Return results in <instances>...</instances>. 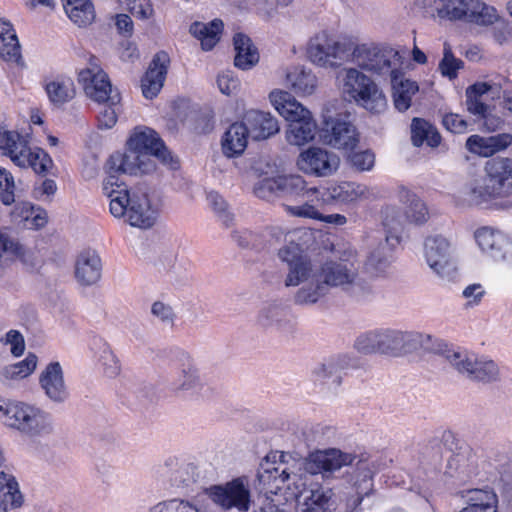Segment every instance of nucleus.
I'll list each match as a JSON object with an SVG mask.
<instances>
[{"instance_id": "1", "label": "nucleus", "mask_w": 512, "mask_h": 512, "mask_svg": "<svg viewBox=\"0 0 512 512\" xmlns=\"http://www.w3.org/2000/svg\"><path fill=\"white\" fill-rule=\"evenodd\" d=\"M354 463L355 467L347 476V482L355 493V496L349 500V505L353 507L354 512H357L364 498L369 497L375 492L374 475L376 473V466L374 461L368 456H356L336 448L316 451L306 458L304 469L313 475L322 474L324 477H329L343 466Z\"/></svg>"}, {"instance_id": "2", "label": "nucleus", "mask_w": 512, "mask_h": 512, "mask_svg": "<svg viewBox=\"0 0 512 512\" xmlns=\"http://www.w3.org/2000/svg\"><path fill=\"white\" fill-rule=\"evenodd\" d=\"M156 157L171 170L179 167L178 159L171 154L158 134L149 128L135 132L128 141V151L113 153L106 162L107 174H147L155 169L151 157Z\"/></svg>"}, {"instance_id": "3", "label": "nucleus", "mask_w": 512, "mask_h": 512, "mask_svg": "<svg viewBox=\"0 0 512 512\" xmlns=\"http://www.w3.org/2000/svg\"><path fill=\"white\" fill-rule=\"evenodd\" d=\"M121 174H107L103 182V192L110 199V212L116 218L125 217L133 227L150 228L157 218V208L149 194L142 189L128 190L119 183Z\"/></svg>"}, {"instance_id": "4", "label": "nucleus", "mask_w": 512, "mask_h": 512, "mask_svg": "<svg viewBox=\"0 0 512 512\" xmlns=\"http://www.w3.org/2000/svg\"><path fill=\"white\" fill-rule=\"evenodd\" d=\"M424 17L448 21H465L477 25L493 24L497 18L494 7L480 0H416Z\"/></svg>"}, {"instance_id": "5", "label": "nucleus", "mask_w": 512, "mask_h": 512, "mask_svg": "<svg viewBox=\"0 0 512 512\" xmlns=\"http://www.w3.org/2000/svg\"><path fill=\"white\" fill-rule=\"evenodd\" d=\"M0 418L5 425L32 437L49 435L54 431L50 414L22 402L0 403Z\"/></svg>"}, {"instance_id": "6", "label": "nucleus", "mask_w": 512, "mask_h": 512, "mask_svg": "<svg viewBox=\"0 0 512 512\" xmlns=\"http://www.w3.org/2000/svg\"><path fill=\"white\" fill-rule=\"evenodd\" d=\"M342 92L349 100L372 113L382 112L387 105L383 92L375 82L356 68L344 69L342 73Z\"/></svg>"}, {"instance_id": "7", "label": "nucleus", "mask_w": 512, "mask_h": 512, "mask_svg": "<svg viewBox=\"0 0 512 512\" xmlns=\"http://www.w3.org/2000/svg\"><path fill=\"white\" fill-rule=\"evenodd\" d=\"M352 47L351 60L363 70L389 77L399 70L398 52L391 47L374 43L357 44L353 39Z\"/></svg>"}, {"instance_id": "8", "label": "nucleus", "mask_w": 512, "mask_h": 512, "mask_svg": "<svg viewBox=\"0 0 512 512\" xmlns=\"http://www.w3.org/2000/svg\"><path fill=\"white\" fill-rule=\"evenodd\" d=\"M0 148L15 165L22 168L31 167L37 174H46L53 164L48 153L40 148L31 150L27 141L16 132H5L0 138Z\"/></svg>"}, {"instance_id": "9", "label": "nucleus", "mask_w": 512, "mask_h": 512, "mask_svg": "<svg viewBox=\"0 0 512 512\" xmlns=\"http://www.w3.org/2000/svg\"><path fill=\"white\" fill-rule=\"evenodd\" d=\"M316 271L328 291L340 288L351 296H357L362 290L358 269L349 260H326Z\"/></svg>"}, {"instance_id": "10", "label": "nucleus", "mask_w": 512, "mask_h": 512, "mask_svg": "<svg viewBox=\"0 0 512 512\" xmlns=\"http://www.w3.org/2000/svg\"><path fill=\"white\" fill-rule=\"evenodd\" d=\"M78 81L91 100L111 104L120 102V94L113 91L108 75L100 67L99 60L95 56H91L88 67L79 72Z\"/></svg>"}, {"instance_id": "11", "label": "nucleus", "mask_w": 512, "mask_h": 512, "mask_svg": "<svg viewBox=\"0 0 512 512\" xmlns=\"http://www.w3.org/2000/svg\"><path fill=\"white\" fill-rule=\"evenodd\" d=\"M445 358L455 370L471 380L491 383L499 379V367L491 359L478 358L465 351H447Z\"/></svg>"}, {"instance_id": "12", "label": "nucleus", "mask_w": 512, "mask_h": 512, "mask_svg": "<svg viewBox=\"0 0 512 512\" xmlns=\"http://www.w3.org/2000/svg\"><path fill=\"white\" fill-rule=\"evenodd\" d=\"M352 38L334 40L326 32L317 34L310 40L308 47L309 59L320 67H335L338 60L350 57Z\"/></svg>"}, {"instance_id": "13", "label": "nucleus", "mask_w": 512, "mask_h": 512, "mask_svg": "<svg viewBox=\"0 0 512 512\" xmlns=\"http://www.w3.org/2000/svg\"><path fill=\"white\" fill-rule=\"evenodd\" d=\"M208 495L224 510L236 509L238 512H248L252 504L249 485L242 477L233 479L225 485L210 487Z\"/></svg>"}, {"instance_id": "14", "label": "nucleus", "mask_w": 512, "mask_h": 512, "mask_svg": "<svg viewBox=\"0 0 512 512\" xmlns=\"http://www.w3.org/2000/svg\"><path fill=\"white\" fill-rule=\"evenodd\" d=\"M424 255L429 267L441 278L450 280L454 277L456 266L452 259V246L447 238L441 235L427 237Z\"/></svg>"}, {"instance_id": "15", "label": "nucleus", "mask_w": 512, "mask_h": 512, "mask_svg": "<svg viewBox=\"0 0 512 512\" xmlns=\"http://www.w3.org/2000/svg\"><path fill=\"white\" fill-rule=\"evenodd\" d=\"M498 180L491 172L475 175L459 190L458 199L462 205L478 206L492 199L502 197Z\"/></svg>"}, {"instance_id": "16", "label": "nucleus", "mask_w": 512, "mask_h": 512, "mask_svg": "<svg viewBox=\"0 0 512 512\" xmlns=\"http://www.w3.org/2000/svg\"><path fill=\"white\" fill-rule=\"evenodd\" d=\"M340 159L334 153L321 147H309L302 151L296 161L300 171L315 177H327L339 168Z\"/></svg>"}, {"instance_id": "17", "label": "nucleus", "mask_w": 512, "mask_h": 512, "mask_svg": "<svg viewBox=\"0 0 512 512\" xmlns=\"http://www.w3.org/2000/svg\"><path fill=\"white\" fill-rule=\"evenodd\" d=\"M348 115L338 114L325 117L323 122L324 141L336 149H354L359 142L356 127L348 120Z\"/></svg>"}, {"instance_id": "18", "label": "nucleus", "mask_w": 512, "mask_h": 512, "mask_svg": "<svg viewBox=\"0 0 512 512\" xmlns=\"http://www.w3.org/2000/svg\"><path fill=\"white\" fill-rule=\"evenodd\" d=\"M378 333L379 353L391 356L415 349L421 338L418 333L396 329H380Z\"/></svg>"}, {"instance_id": "19", "label": "nucleus", "mask_w": 512, "mask_h": 512, "mask_svg": "<svg viewBox=\"0 0 512 512\" xmlns=\"http://www.w3.org/2000/svg\"><path fill=\"white\" fill-rule=\"evenodd\" d=\"M169 63L170 59L166 52L160 51L154 55L141 79V90L146 99H153L160 93L166 79Z\"/></svg>"}, {"instance_id": "20", "label": "nucleus", "mask_w": 512, "mask_h": 512, "mask_svg": "<svg viewBox=\"0 0 512 512\" xmlns=\"http://www.w3.org/2000/svg\"><path fill=\"white\" fill-rule=\"evenodd\" d=\"M39 384L53 403L62 404L70 396L59 362H50L45 367L39 376Z\"/></svg>"}, {"instance_id": "21", "label": "nucleus", "mask_w": 512, "mask_h": 512, "mask_svg": "<svg viewBox=\"0 0 512 512\" xmlns=\"http://www.w3.org/2000/svg\"><path fill=\"white\" fill-rule=\"evenodd\" d=\"M480 249L495 260H505L512 254V241L500 231L483 227L475 232Z\"/></svg>"}, {"instance_id": "22", "label": "nucleus", "mask_w": 512, "mask_h": 512, "mask_svg": "<svg viewBox=\"0 0 512 512\" xmlns=\"http://www.w3.org/2000/svg\"><path fill=\"white\" fill-rule=\"evenodd\" d=\"M254 140H264L279 131L278 121L269 112L248 110L242 119Z\"/></svg>"}, {"instance_id": "23", "label": "nucleus", "mask_w": 512, "mask_h": 512, "mask_svg": "<svg viewBox=\"0 0 512 512\" xmlns=\"http://www.w3.org/2000/svg\"><path fill=\"white\" fill-rule=\"evenodd\" d=\"M269 99L278 113L283 116L289 124L302 119L313 118L311 112L286 91H272Z\"/></svg>"}, {"instance_id": "24", "label": "nucleus", "mask_w": 512, "mask_h": 512, "mask_svg": "<svg viewBox=\"0 0 512 512\" xmlns=\"http://www.w3.org/2000/svg\"><path fill=\"white\" fill-rule=\"evenodd\" d=\"M366 187L355 182H341L319 192V202L323 204H350L365 195Z\"/></svg>"}, {"instance_id": "25", "label": "nucleus", "mask_w": 512, "mask_h": 512, "mask_svg": "<svg viewBox=\"0 0 512 512\" xmlns=\"http://www.w3.org/2000/svg\"><path fill=\"white\" fill-rule=\"evenodd\" d=\"M258 321L263 327L274 328L281 332H289L293 328V316L282 302L266 304L260 311Z\"/></svg>"}, {"instance_id": "26", "label": "nucleus", "mask_w": 512, "mask_h": 512, "mask_svg": "<svg viewBox=\"0 0 512 512\" xmlns=\"http://www.w3.org/2000/svg\"><path fill=\"white\" fill-rule=\"evenodd\" d=\"M102 275L100 256L92 250L81 252L75 263V277L84 286L96 284Z\"/></svg>"}, {"instance_id": "27", "label": "nucleus", "mask_w": 512, "mask_h": 512, "mask_svg": "<svg viewBox=\"0 0 512 512\" xmlns=\"http://www.w3.org/2000/svg\"><path fill=\"white\" fill-rule=\"evenodd\" d=\"M512 143V136L508 133L497 134L489 137L471 135L466 141L469 152L482 157H490L497 152L505 150Z\"/></svg>"}, {"instance_id": "28", "label": "nucleus", "mask_w": 512, "mask_h": 512, "mask_svg": "<svg viewBox=\"0 0 512 512\" xmlns=\"http://www.w3.org/2000/svg\"><path fill=\"white\" fill-rule=\"evenodd\" d=\"M165 466L166 476L172 486L188 489L199 480L198 467L193 463L170 459L166 461Z\"/></svg>"}, {"instance_id": "29", "label": "nucleus", "mask_w": 512, "mask_h": 512, "mask_svg": "<svg viewBox=\"0 0 512 512\" xmlns=\"http://www.w3.org/2000/svg\"><path fill=\"white\" fill-rule=\"evenodd\" d=\"M198 371L192 365H183L178 375L171 381L170 389L181 397H191L202 389Z\"/></svg>"}, {"instance_id": "30", "label": "nucleus", "mask_w": 512, "mask_h": 512, "mask_svg": "<svg viewBox=\"0 0 512 512\" xmlns=\"http://www.w3.org/2000/svg\"><path fill=\"white\" fill-rule=\"evenodd\" d=\"M397 198L405 206L406 219L414 224H423L428 220V209L425 203L411 190L400 186Z\"/></svg>"}, {"instance_id": "31", "label": "nucleus", "mask_w": 512, "mask_h": 512, "mask_svg": "<svg viewBox=\"0 0 512 512\" xmlns=\"http://www.w3.org/2000/svg\"><path fill=\"white\" fill-rule=\"evenodd\" d=\"M390 82L395 108L400 112L406 111L411 106L412 96L418 91L417 83L405 79L400 69L390 76Z\"/></svg>"}, {"instance_id": "32", "label": "nucleus", "mask_w": 512, "mask_h": 512, "mask_svg": "<svg viewBox=\"0 0 512 512\" xmlns=\"http://www.w3.org/2000/svg\"><path fill=\"white\" fill-rule=\"evenodd\" d=\"M154 266L171 283L182 285L189 280L187 268L177 263L176 254L173 251L162 252L156 259Z\"/></svg>"}, {"instance_id": "33", "label": "nucleus", "mask_w": 512, "mask_h": 512, "mask_svg": "<svg viewBox=\"0 0 512 512\" xmlns=\"http://www.w3.org/2000/svg\"><path fill=\"white\" fill-rule=\"evenodd\" d=\"M248 136L250 133L243 121L230 125L222 139L223 153L228 157L241 155L247 146Z\"/></svg>"}, {"instance_id": "34", "label": "nucleus", "mask_w": 512, "mask_h": 512, "mask_svg": "<svg viewBox=\"0 0 512 512\" xmlns=\"http://www.w3.org/2000/svg\"><path fill=\"white\" fill-rule=\"evenodd\" d=\"M334 492L330 488L318 487L309 491L300 503L299 512H332Z\"/></svg>"}, {"instance_id": "35", "label": "nucleus", "mask_w": 512, "mask_h": 512, "mask_svg": "<svg viewBox=\"0 0 512 512\" xmlns=\"http://www.w3.org/2000/svg\"><path fill=\"white\" fill-rule=\"evenodd\" d=\"M300 285L301 287L294 295V302L297 305H313L329 293L316 270L309 280L303 281Z\"/></svg>"}, {"instance_id": "36", "label": "nucleus", "mask_w": 512, "mask_h": 512, "mask_svg": "<svg viewBox=\"0 0 512 512\" xmlns=\"http://www.w3.org/2000/svg\"><path fill=\"white\" fill-rule=\"evenodd\" d=\"M233 44L236 51L234 59L236 67L248 70L259 61L258 50L247 35L236 33L233 37Z\"/></svg>"}, {"instance_id": "37", "label": "nucleus", "mask_w": 512, "mask_h": 512, "mask_svg": "<svg viewBox=\"0 0 512 512\" xmlns=\"http://www.w3.org/2000/svg\"><path fill=\"white\" fill-rule=\"evenodd\" d=\"M0 57L17 64L22 59L17 35L8 21H0Z\"/></svg>"}, {"instance_id": "38", "label": "nucleus", "mask_w": 512, "mask_h": 512, "mask_svg": "<svg viewBox=\"0 0 512 512\" xmlns=\"http://www.w3.org/2000/svg\"><path fill=\"white\" fill-rule=\"evenodd\" d=\"M485 170L491 172L500 186L501 196L512 194V160L509 158H494L485 165Z\"/></svg>"}, {"instance_id": "39", "label": "nucleus", "mask_w": 512, "mask_h": 512, "mask_svg": "<svg viewBox=\"0 0 512 512\" xmlns=\"http://www.w3.org/2000/svg\"><path fill=\"white\" fill-rule=\"evenodd\" d=\"M282 196L289 198H305L315 196L319 202V190L316 187H307V183L300 175H280Z\"/></svg>"}, {"instance_id": "40", "label": "nucleus", "mask_w": 512, "mask_h": 512, "mask_svg": "<svg viewBox=\"0 0 512 512\" xmlns=\"http://www.w3.org/2000/svg\"><path fill=\"white\" fill-rule=\"evenodd\" d=\"M63 7L70 18L79 27L87 26L95 19V10L90 0H62Z\"/></svg>"}, {"instance_id": "41", "label": "nucleus", "mask_w": 512, "mask_h": 512, "mask_svg": "<svg viewBox=\"0 0 512 512\" xmlns=\"http://www.w3.org/2000/svg\"><path fill=\"white\" fill-rule=\"evenodd\" d=\"M223 29V22L220 19L204 24L195 22L190 27V33L201 41L202 49L211 50L219 41V35Z\"/></svg>"}, {"instance_id": "42", "label": "nucleus", "mask_w": 512, "mask_h": 512, "mask_svg": "<svg viewBox=\"0 0 512 512\" xmlns=\"http://www.w3.org/2000/svg\"><path fill=\"white\" fill-rule=\"evenodd\" d=\"M411 140L416 147H420L423 143L430 147H437L441 142V136L428 121L414 118L411 123Z\"/></svg>"}, {"instance_id": "43", "label": "nucleus", "mask_w": 512, "mask_h": 512, "mask_svg": "<svg viewBox=\"0 0 512 512\" xmlns=\"http://www.w3.org/2000/svg\"><path fill=\"white\" fill-rule=\"evenodd\" d=\"M316 129L317 125L313 118L294 121V124L288 125L286 139L291 145L302 146L314 140Z\"/></svg>"}, {"instance_id": "44", "label": "nucleus", "mask_w": 512, "mask_h": 512, "mask_svg": "<svg viewBox=\"0 0 512 512\" xmlns=\"http://www.w3.org/2000/svg\"><path fill=\"white\" fill-rule=\"evenodd\" d=\"M350 357L338 356L330 359L316 370L317 376L329 386H339L342 380L341 371L350 366Z\"/></svg>"}, {"instance_id": "45", "label": "nucleus", "mask_w": 512, "mask_h": 512, "mask_svg": "<svg viewBox=\"0 0 512 512\" xmlns=\"http://www.w3.org/2000/svg\"><path fill=\"white\" fill-rule=\"evenodd\" d=\"M316 77L310 71L294 68L287 73L286 83L291 90L299 95H310L316 88Z\"/></svg>"}, {"instance_id": "46", "label": "nucleus", "mask_w": 512, "mask_h": 512, "mask_svg": "<svg viewBox=\"0 0 512 512\" xmlns=\"http://www.w3.org/2000/svg\"><path fill=\"white\" fill-rule=\"evenodd\" d=\"M0 504L19 508L23 504V496L19 490L15 477L5 472H0Z\"/></svg>"}, {"instance_id": "47", "label": "nucleus", "mask_w": 512, "mask_h": 512, "mask_svg": "<svg viewBox=\"0 0 512 512\" xmlns=\"http://www.w3.org/2000/svg\"><path fill=\"white\" fill-rule=\"evenodd\" d=\"M49 100L57 106L63 105L74 97V85L70 79H56L46 84Z\"/></svg>"}, {"instance_id": "48", "label": "nucleus", "mask_w": 512, "mask_h": 512, "mask_svg": "<svg viewBox=\"0 0 512 512\" xmlns=\"http://www.w3.org/2000/svg\"><path fill=\"white\" fill-rule=\"evenodd\" d=\"M394 244L387 240L381 242L367 257L366 266L376 272L384 271L391 263Z\"/></svg>"}, {"instance_id": "49", "label": "nucleus", "mask_w": 512, "mask_h": 512, "mask_svg": "<svg viewBox=\"0 0 512 512\" xmlns=\"http://www.w3.org/2000/svg\"><path fill=\"white\" fill-rule=\"evenodd\" d=\"M383 226L386 229L385 240L399 243L403 227V217L395 207L388 206L384 209Z\"/></svg>"}, {"instance_id": "50", "label": "nucleus", "mask_w": 512, "mask_h": 512, "mask_svg": "<svg viewBox=\"0 0 512 512\" xmlns=\"http://www.w3.org/2000/svg\"><path fill=\"white\" fill-rule=\"evenodd\" d=\"M314 272L315 269H313L311 260L307 255L297 263H294L292 266L288 267V274L285 278V286H298L303 281L309 280Z\"/></svg>"}, {"instance_id": "51", "label": "nucleus", "mask_w": 512, "mask_h": 512, "mask_svg": "<svg viewBox=\"0 0 512 512\" xmlns=\"http://www.w3.org/2000/svg\"><path fill=\"white\" fill-rule=\"evenodd\" d=\"M281 176L266 177L258 181L254 186V194L263 200L274 201L283 198L281 188Z\"/></svg>"}, {"instance_id": "52", "label": "nucleus", "mask_w": 512, "mask_h": 512, "mask_svg": "<svg viewBox=\"0 0 512 512\" xmlns=\"http://www.w3.org/2000/svg\"><path fill=\"white\" fill-rule=\"evenodd\" d=\"M37 360L35 354L29 353L24 360L4 367L2 373L7 379L26 378L35 370Z\"/></svg>"}, {"instance_id": "53", "label": "nucleus", "mask_w": 512, "mask_h": 512, "mask_svg": "<svg viewBox=\"0 0 512 512\" xmlns=\"http://www.w3.org/2000/svg\"><path fill=\"white\" fill-rule=\"evenodd\" d=\"M207 201L223 225L226 227L232 225L234 221V214L230 211L229 205L223 196L216 191H210L207 193Z\"/></svg>"}, {"instance_id": "54", "label": "nucleus", "mask_w": 512, "mask_h": 512, "mask_svg": "<svg viewBox=\"0 0 512 512\" xmlns=\"http://www.w3.org/2000/svg\"><path fill=\"white\" fill-rule=\"evenodd\" d=\"M286 242L287 244L278 250V257L290 267L307 256V254H305L299 244L295 243V233H290L289 239Z\"/></svg>"}, {"instance_id": "55", "label": "nucleus", "mask_w": 512, "mask_h": 512, "mask_svg": "<svg viewBox=\"0 0 512 512\" xmlns=\"http://www.w3.org/2000/svg\"><path fill=\"white\" fill-rule=\"evenodd\" d=\"M467 506L465 508L497 507L498 498L492 490L487 489H473L469 490L466 494Z\"/></svg>"}, {"instance_id": "56", "label": "nucleus", "mask_w": 512, "mask_h": 512, "mask_svg": "<svg viewBox=\"0 0 512 512\" xmlns=\"http://www.w3.org/2000/svg\"><path fill=\"white\" fill-rule=\"evenodd\" d=\"M463 67V61L454 56L450 45L444 44L443 58L439 63L438 69L444 77L454 79L457 77V72Z\"/></svg>"}, {"instance_id": "57", "label": "nucleus", "mask_w": 512, "mask_h": 512, "mask_svg": "<svg viewBox=\"0 0 512 512\" xmlns=\"http://www.w3.org/2000/svg\"><path fill=\"white\" fill-rule=\"evenodd\" d=\"M149 512H201L193 503L183 499H170L157 503Z\"/></svg>"}, {"instance_id": "58", "label": "nucleus", "mask_w": 512, "mask_h": 512, "mask_svg": "<svg viewBox=\"0 0 512 512\" xmlns=\"http://www.w3.org/2000/svg\"><path fill=\"white\" fill-rule=\"evenodd\" d=\"M234 241L242 248H251L255 250L263 249L262 230L251 231L248 229L237 230L232 234Z\"/></svg>"}, {"instance_id": "59", "label": "nucleus", "mask_w": 512, "mask_h": 512, "mask_svg": "<svg viewBox=\"0 0 512 512\" xmlns=\"http://www.w3.org/2000/svg\"><path fill=\"white\" fill-rule=\"evenodd\" d=\"M304 199L305 201L302 205L286 206V211L292 216L319 220L321 212H319L317 206L313 204L314 200L317 201L316 197L309 196Z\"/></svg>"}, {"instance_id": "60", "label": "nucleus", "mask_w": 512, "mask_h": 512, "mask_svg": "<svg viewBox=\"0 0 512 512\" xmlns=\"http://www.w3.org/2000/svg\"><path fill=\"white\" fill-rule=\"evenodd\" d=\"M104 374L109 378H115L121 371V366L118 358L113 353L107 343L102 344V354L99 358Z\"/></svg>"}, {"instance_id": "61", "label": "nucleus", "mask_w": 512, "mask_h": 512, "mask_svg": "<svg viewBox=\"0 0 512 512\" xmlns=\"http://www.w3.org/2000/svg\"><path fill=\"white\" fill-rule=\"evenodd\" d=\"M348 162L358 172L370 171L375 164V155L370 150L353 152L349 155Z\"/></svg>"}, {"instance_id": "62", "label": "nucleus", "mask_w": 512, "mask_h": 512, "mask_svg": "<svg viewBox=\"0 0 512 512\" xmlns=\"http://www.w3.org/2000/svg\"><path fill=\"white\" fill-rule=\"evenodd\" d=\"M357 351L363 354L379 353L378 330L369 331L357 337L355 344Z\"/></svg>"}, {"instance_id": "63", "label": "nucleus", "mask_w": 512, "mask_h": 512, "mask_svg": "<svg viewBox=\"0 0 512 512\" xmlns=\"http://www.w3.org/2000/svg\"><path fill=\"white\" fill-rule=\"evenodd\" d=\"M14 188L12 174L0 166V200L4 205H11L15 201Z\"/></svg>"}, {"instance_id": "64", "label": "nucleus", "mask_w": 512, "mask_h": 512, "mask_svg": "<svg viewBox=\"0 0 512 512\" xmlns=\"http://www.w3.org/2000/svg\"><path fill=\"white\" fill-rule=\"evenodd\" d=\"M151 314L165 326L174 325L176 314L172 306L167 303L155 301L151 306Z\"/></svg>"}]
</instances>
